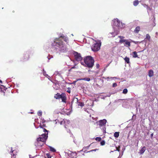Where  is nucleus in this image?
Instances as JSON below:
<instances>
[{
	"instance_id": "44",
	"label": "nucleus",
	"mask_w": 158,
	"mask_h": 158,
	"mask_svg": "<svg viewBox=\"0 0 158 158\" xmlns=\"http://www.w3.org/2000/svg\"><path fill=\"white\" fill-rule=\"evenodd\" d=\"M65 37V36H62V35H61L60 37V38H62L63 39L64 38V37Z\"/></svg>"
},
{
	"instance_id": "25",
	"label": "nucleus",
	"mask_w": 158,
	"mask_h": 158,
	"mask_svg": "<svg viewBox=\"0 0 158 158\" xmlns=\"http://www.w3.org/2000/svg\"><path fill=\"white\" fill-rule=\"evenodd\" d=\"M66 121H67L68 123L69 122V121L67 120H64V119L63 120V121H61L60 122V124L61 125L63 124V123H65L66 122Z\"/></svg>"
},
{
	"instance_id": "24",
	"label": "nucleus",
	"mask_w": 158,
	"mask_h": 158,
	"mask_svg": "<svg viewBox=\"0 0 158 158\" xmlns=\"http://www.w3.org/2000/svg\"><path fill=\"white\" fill-rule=\"evenodd\" d=\"M78 103L79 106H80L81 107L84 106V104L83 102H78Z\"/></svg>"
},
{
	"instance_id": "38",
	"label": "nucleus",
	"mask_w": 158,
	"mask_h": 158,
	"mask_svg": "<svg viewBox=\"0 0 158 158\" xmlns=\"http://www.w3.org/2000/svg\"><path fill=\"white\" fill-rule=\"evenodd\" d=\"M131 42L135 44H137L138 43H140L138 41H134L131 40Z\"/></svg>"
},
{
	"instance_id": "47",
	"label": "nucleus",
	"mask_w": 158,
	"mask_h": 158,
	"mask_svg": "<svg viewBox=\"0 0 158 158\" xmlns=\"http://www.w3.org/2000/svg\"><path fill=\"white\" fill-rule=\"evenodd\" d=\"M103 130H104L105 131V130H106V128L104 127V128H103Z\"/></svg>"
},
{
	"instance_id": "43",
	"label": "nucleus",
	"mask_w": 158,
	"mask_h": 158,
	"mask_svg": "<svg viewBox=\"0 0 158 158\" xmlns=\"http://www.w3.org/2000/svg\"><path fill=\"white\" fill-rule=\"evenodd\" d=\"M96 67L97 69H98L99 67V64H96Z\"/></svg>"
},
{
	"instance_id": "50",
	"label": "nucleus",
	"mask_w": 158,
	"mask_h": 158,
	"mask_svg": "<svg viewBox=\"0 0 158 158\" xmlns=\"http://www.w3.org/2000/svg\"><path fill=\"white\" fill-rule=\"evenodd\" d=\"M90 145H89V146H88L87 147V148H89V147L90 146Z\"/></svg>"
},
{
	"instance_id": "20",
	"label": "nucleus",
	"mask_w": 158,
	"mask_h": 158,
	"mask_svg": "<svg viewBox=\"0 0 158 158\" xmlns=\"http://www.w3.org/2000/svg\"><path fill=\"white\" fill-rule=\"evenodd\" d=\"M119 132H116L114 133V136L115 138H118L119 136Z\"/></svg>"
},
{
	"instance_id": "37",
	"label": "nucleus",
	"mask_w": 158,
	"mask_h": 158,
	"mask_svg": "<svg viewBox=\"0 0 158 158\" xmlns=\"http://www.w3.org/2000/svg\"><path fill=\"white\" fill-rule=\"evenodd\" d=\"M43 73L44 76H46V77L48 76V74H46V72L44 70L43 71Z\"/></svg>"
},
{
	"instance_id": "8",
	"label": "nucleus",
	"mask_w": 158,
	"mask_h": 158,
	"mask_svg": "<svg viewBox=\"0 0 158 158\" xmlns=\"http://www.w3.org/2000/svg\"><path fill=\"white\" fill-rule=\"evenodd\" d=\"M106 120L105 119L103 120H99L98 122H97V123L99 125V127H101L105 126L106 123Z\"/></svg>"
},
{
	"instance_id": "15",
	"label": "nucleus",
	"mask_w": 158,
	"mask_h": 158,
	"mask_svg": "<svg viewBox=\"0 0 158 158\" xmlns=\"http://www.w3.org/2000/svg\"><path fill=\"white\" fill-rule=\"evenodd\" d=\"M153 71L152 70H150L148 72V75L149 77H151L153 76Z\"/></svg>"
},
{
	"instance_id": "2",
	"label": "nucleus",
	"mask_w": 158,
	"mask_h": 158,
	"mask_svg": "<svg viewBox=\"0 0 158 158\" xmlns=\"http://www.w3.org/2000/svg\"><path fill=\"white\" fill-rule=\"evenodd\" d=\"M63 43V41L60 38H56L54 42L52 43V45L53 47H56L60 48Z\"/></svg>"
},
{
	"instance_id": "29",
	"label": "nucleus",
	"mask_w": 158,
	"mask_h": 158,
	"mask_svg": "<svg viewBox=\"0 0 158 158\" xmlns=\"http://www.w3.org/2000/svg\"><path fill=\"white\" fill-rule=\"evenodd\" d=\"M95 140L98 141H100L102 139L100 137H97L95 138Z\"/></svg>"
},
{
	"instance_id": "45",
	"label": "nucleus",
	"mask_w": 158,
	"mask_h": 158,
	"mask_svg": "<svg viewBox=\"0 0 158 158\" xmlns=\"http://www.w3.org/2000/svg\"><path fill=\"white\" fill-rule=\"evenodd\" d=\"M76 81H74L73 82V84H75L76 83Z\"/></svg>"
},
{
	"instance_id": "16",
	"label": "nucleus",
	"mask_w": 158,
	"mask_h": 158,
	"mask_svg": "<svg viewBox=\"0 0 158 158\" xmlns=\"http://www.w3.org/2000/svg\"><path fill=\"white\" fill-rule=\"evenodd\" d=\"M145 150V146L143 147L141 150H140V153L141 154H143Z\"/></svg>"
},
{
	"instance_id": "46",
	"label": "nucleus",
	"mask_w": 158,
	"mask_h": 158,
	"mask_svg": "<svg viewBox=\"0 0 158 158\" xmlns=\"http://www.w3.org/2000/svg\"><path fill=\"white\" fill-rule=\"evenodd\" d=\"M76 68L75 67V66H73V67H72L71 68V69H74V68Z\"/></svg>"
},
{
	"instance_id": "4",
	"label": "nucleus",
	"mask_w": 158,
	"mask_h": 158,
	"mask_svg": "<svg viewBox=\"0 0 158 158\" xmlns=\"http://www.w3.org/2000/svg\"><path fill=\"white\" fill-rule=\"evenodd\" d=\"M48 137V133L42 134L40 137L37 138V141L38 142L40 141L45 142L47 139Z\"/></svg>"
},
{
	"instance_id": "34",
	"label": "nucleus",
	"mask_w": 158,
	"mask_h": 158,
	"mask_svg": "<svg viewBox=\"0 0 158 158\" xmlns=\"http://www.w3.org/2000/svg\"><path fill=\"white\" fill-rule=\"evenodd\" d=\"M40 127L41 128H44V127H46V125L44 124H43V125H40Z\"/></svg>"
},
{
	"instance_id": "14",
	"label": "nucleus",
	"mask_w": 158,
	"mask_h": 158,
	"mask_svg": "<svg viewBox=\"0 0 158 158\" xmlns=\"http://www.w3.org/2000/svg\"><path fill=\"white\" fill-rule=\"evenodd\" d=\"M78 80H84L89 81L90 80V79L89 78V77H85L78 79L77 81Z\"/></svg>"
},
{
	"instance_id": "30",
	"label": "nucleus",
	"mask_w": 158,
	"mask_h": 158,
	"mask_svg": "<svg viewBox=\"0 0 158 158\" xmlns=\"http://www.w3.org/2000/svg\"><path fill=\"white\" fill-rule=\"evenodd\" d=\"M105 142L104 140H102L100 142L101 145L102 146L104 145L105 144Z\"/></svg>"
},
{
	"instance_id": "5",
	"label": "nucleus",
	"mask_w": 158,
	"mask_h": 158,
	"mask_svg": "<svg viewBox=\"0 0 158 158\" xmlns=\"http://www.w3.org/2000/svg\"><path fill=\"white\" fill-rule=\"evenodd\" d=\"M75 59L77 61H81L82 59V58L81 56V54L78 53L77 52H74L73 53Z\"/></svg>"
},
{
	"instance_id": "42",
	"label": "nucleus",
	"mask_w": 158,
	"mask_h": 158,
	"mask_svg": "<svg viewBox=\"0 0 158 158\" xmlns=\"http://www.w3.org/2000/svg\"><path fill=\"white\" fill-rule=\"evenodd\" d=\"M118 37L120 39H123L124 38V37L121 36H119Z\"/></svg>"
},
{
	"instance_id": "36",
	"label": "nucleus",
	"mask_w": 158,
	"mask_h": 158,
	"mask_svg": "<svg viewBox=\"0 0 158 158\" xmlns=\"http://www.w3.org/2000/svg\"><path fill=\"white\" fill-rule=\"evenodd\" d=\"M38 115L39 116H41L42 115V112L41 111H39L38 112Z\"/></svg>"
},
{
	"instance_id": "48",
	"label": "nucleus",
	"mask_w": 158,
	"mask_h": 158,
	"mask_svg": "<svg viewBox=\"0 0 158 158\" xmlns=\"http://www.w3.org/2000/svg\"><path fill=\"white\" fill-rule=\"evenodd\" d=\"M144 5L146 6H147V7H148V6L147 5H146V4H144L143 5V6H144Z\"/></svg>"
},
{
	"instance_id": "39",
	"label": "nucleus",
	"mask_w": 158,
	"mask_h": 158,
	"mask_svg": "<svg viewBox=\"0 0 158 158\" xmlns=\"http://www.w3.org/2000/svg\"><path fill=\"white\" fill-rule=\"evenodd\" d=\"M67 92L69 93H71V89L70 88H68V90L67 91Z\"/></svg>"
},
{
	"instance_id": "11",
	"label": "nucleus",
	"mask_w": 158,
	"mask_h": 158,
	"mask_svg": "<svg viewBox=\"0 0 158 158\" xmlns=\"http://www.w3.org/2000/svg\"><path fill=\"white\" fill-rule=\"evenodd\" d=\"M61 94H60V93H57L55 95L54 97L56 99H59L61 97Z\"/></svg>"
},
{
	"instance_id": "33",
	"label": "nucleus",
	"mask_w": 158,
	"mask_h": 158,
	"mask_svg": "<svg viewBox=\"0 0 158 158\" xmlns=\"http://www.w3.org/2000/svg\"><path fill=\"white\" fill-rule=\"evenodd\" d=\"M116 149L115 150L117 151L118 152H119L120 151V147L119 146L118 147H116L115 148Z\"/></svg>"
},
{
	"instance_id": "53",
	"label": "nucleus",
	"mask_w": 158,
	"mask_h": 158,
	"mask_svg": "<svg viewBox=\"0 0 158 158\" xmlns=\"http://www.w3.org/2000/svg\"><path fill=\"white\" fill-rule=\"evenodd\" d=\"M12 12H13V13H14L15 12V11L13 10Z\"/></svg>"
},
{
	"instance_id": "13",
	"label": "nucleus",
	"mask_w": 158,
	"mask_h": 158,
	"mask_svg": "<svg viewBox=\"0 0 158 158\" xmlns=\"http://www.w3.org/2000/svg\"><path fill=\"white\" fill-rule=\"evenodd\" d=\"M140 30V27L139 26L137 27L134 30V32L135 33H138Z\"/></svg>"
},
{
	"instance_id": "32",
	"label": "nucleus",
	"mask_w": 158,
	"mask_h": 158,
	"mask_svg": "<svg viewBox=\"0 0 158 158\" xmlns=\"http://www.w3.org/2000/svg\"><path fill=\"white\" fill-rule=\"evenodd\" d=\"M75 100V101H76L77 102H78V99L77 98H73V100H72L71 103L72 104H73L74 101Z\"/></svg>"
},
{
	"instance_id": "9",
	"label": "nucleus",
	"mask_w": 158,
	"mask_h": 158,
	"mask_svg": "<svg viewBox=\"0 0 158 158\" xmlns=\"http://www.w3.org/2000/svg\"><path fill=\"white\" fill-rule=\"evenodd\" d=\"M61 96L60 98L62 99L63 102L66 103V95L64 93H62L61 94Z\"/></svg>"
},
{
	"instance_id": "31",
	"label": "nucleus",
	"mask_w": 158,
	"mask_h": 158,
	"mask_svg": "<svg viewBox=\"0 0 158 158\" xmlns=\"http://www.w3.org/2000/svg\"><path fill=\"white\" fill-rule=\"evenodd\" d=\"M99 149H93V150H91L87 152H93V151H97V150H98Z\"/></svg>"
},
{
	"instance_id": "28",
	"label": "nucleus",
	"mask_w": 158,
	"mask_h": 158,
	"mask_svg": "<svg viewBox=\"0 0 158 158\" xmlns=\"http://www.w3.org/2000/svg\"><path fill=\"white\" fill-rule=\"evenodd\" d=\"M126 40H127L124 39H120L119 40V42L120 43H122L123 42H125Z\"/></svg>"
},
{
	"instance_id": "3",
	"label": "nucleus",
	"mask_w": 158,
	"mask_h": 158,
	"mask_svg": "<svg viewBox=\"0 0 158 158\" xmlns=\"http://www.w3.org/2000/svg\"><path fill=\"white\" fill-rule=\"evenodd\" d=\"M101 46V43H96L91 47L92 50L94 52H97L100 49Z\"/></svg>"
},
{
	"instance_id": "10",
	"label": "nucleus",
	"mask_w": 158,
	"mask_h": 158,
	"mask_svg": "<svg viewBox=\"0 0 158 158\" xmlns=\"http://www.w3.org/2000/svg\"><path fill=\"white\" fill-rule=\"evenodd\" d=\"M60 48L61 50H62L64 51H66L67 48L66 45H64L63 43L61 44V46L60 47Z\"/></svg>"
},
{
	"instance_id": "21",
	"label": "nucleus",
	"mask_w": 158,
	"mask_h": 158,
	"mask_svg": "<svg viewBox=\"0 0 158 158\" xmlns=\"http://www.w3.org/2000/svg\"><path fill=\"white\" fill-rule=\"evenodd\" d=\"M151 39V37L149 35V34H147L146 35V38L145 39H148L149 41Z\"/></svg>"
},
{
	"instance_id": "40",
	"label": "nucleus",
	"mask_w": 158,
	"mask_h": 158,
	"mask_svg": "<svg viewBox=\"0 0 158 158\" xmlns=\"http://www.w3.org/2000/svg\"><path fill=\"white\" fill-rule=\"evenodd\" d=\"M117 84L116 83H114L113 84L112 86L114 87L117 86Z\"/></svg>"
},
{
	"instance_id": "23",
	"label": "nucleus",
	"mask_w": 158,
	"mask_h": 158,
	"mask_svg": "<svg viewBox=\"0 0 158 158\" xmlns=\"http://www.w3.org/2000/svg\"><path fill=\"white\" fill-rule=\"evenodd\" d=\"M50 151L52 152H54L56 151V150L54 148L51 147H50Z\"/></svg>"
},
{
	"instance_id": "27",
	"label": "nucleus",
	"mask_w": 158,
	"mask_h": 158,
	"mask_svg": "<svg viewBox=\"0 0 158 158\" xmlns=\"http://www.w3.org/2000/svg\"><path fill=\"white\" fill-rule=\"evenodd\" d=\"M63 39L64 40V41L68 43V38L67 37L65 36L64 37V38Z\"/></svg>"
},
{
	"instance_id": "41",
	"label": "nucleus",
	"mask_w": 158,
	"mask_h": 158,
	"mask_svg": "<svg viewBox=\"0 0 158 158\" xmlns=\"http://www.w3.org/2000/svg\"><path fill=\"white\" fill-rule=\"evenodd\" d=\"M43 131H44V132H47V133L48 134V130H47L45 128H43Z\"/></svg>"
},
{
	"instance_id": "1",
	"label": "nucleus",
	"mask_w": 158,
	"mask_h": 158,
	"mask_svg": "<svg viewBox=\"0 0 158 158\" xmlns=\"http://www.w3.org/2000/svg\"><path fill=\"white\" fill-rule=\"evenodd\" d=\"M84 63L81 62V64L89 68H92L94 65V60L91 56L86 57L84 59Z\"/></svg>"
},
{
	"instance_id": "49",
	"label": "nucleus",
	"mask_w": 158,
	"mask_h": 158,
	"mask_svg": "<svg viewBox=\"0 0 158 158\" xmlns=\"http://www.w3.org/2000/svg\"><path fill=\"white\" fill-rule=\"evenodd\" d=\"M72 69H71H71H70L69 70V71L70 72V71Z\"/></svg>"
},
{
	"instance_id": "52",
	"label": "nucleus",
	"mask_w": 158,
	"mask_h": 158,
	"mask_svg": "<svg viewBox=\"0 0 158 158\" xmlns=\"http://www.w3.org/2000/svg\"><path fill=\"white\" fill-rule=\"evenodd\" d=\"M0 82H1V83H2V81H1V80H0Z\"/></svg>"
},
{
	"instance_id": "12",
	"label": "nucleus",
	"mask_w": 158,
	"mask_h": 158,
	"mask_svg": "<svg viewBox=\"0 0 158 158\" xmlns=\"http://www.w3.org/2000/svg\"><path fill=\"white\" fill-rule=\"evenodd\" d=\"M77 155L76 152H72L70 154L71 157L72 158H77Z\"/></svg>"
},
{
	"instance_id": "7",
	"label": "nucleus",
	"mask_w": 158,
	"mask_h": 158,
	"mask_svg": "<svg viewBox=\"0 0 158 158\" xmlns=\"http://www.w3.org/2000/svg\"><path fill=\"white\" fill-rule=\"evenodd\" d=\"M29 58V53L28 52H26L24 53L22 58V61H25L27 60Z\"/></svg>"
},
{
	"instance_id": "22",
	"label": "nucleus",
	"mask_w": 158,
	"mask_h": 158,
	"mask_svg": "<svg viewBox=\"0 0 158 158\" xmlns=\"http://www.w3.org/2000/svg\"><path fill=\"white\" fill-rule=\"evenodd\" d=\"M125 44L126 45H127L128 47H130L131 46L130 42L127 41V40L125 42Z\"/></svg>"
},
{
	"instance_id": "18",
	"label": "nucleus",
	"mask_w": 158,
	"mask_h": 158,
	"mask_svg": "<svg viewBox=\"0 0 158 158\" xmlns=\"http://www.w3.org/2000/svg\"><path fill=\"white\" fill-rule=\"evenodd\" d=\"M133 57L134 58L138 57V56L137 54V52L136 51H134L132 52Z\"/></svg>"
},
{
	"instance_id": "35",
	"label": "nucleus",
	"mask_w": 158,
	"mask_h": 158,
	"mask_svg": "<svg viewBox=\"0 0 158 158\" xmlns=\"http://www.w3.org/2000/svg\"><path fill=\"white\" fill-rule=\"evenodd\" d=\"M46 156L48 158H51V156L49 153H47L46 154Z\"/></svg>"
},
{
	"instance_id": "6",
	"label": "nucleus",
	"mask_w": 158,
	"mask_h": 158,
	"mask_svg": "<svg viewBox=\"0 0 158 158\" xmlns=\"http://www.w3.org/2000/svg\"><path fill=\"white\" fill-rule=\"evenodd\" d=\"M18 152L16 150H13L12 148H11L10 152V153L11 155V158H16V156L17 155V154Z\"/></svg>"
},
{
	"instance_id": "26",
	"label": "nucleus",
	"mask_w": 158,
	"mask_h": 158,
	"mask_svg": "<svg viewBox=\"0 0 158 158\" xmlns=\"http://www.w3.org/2000/svg\"><path fill=\"white\" fill-rule=\"evenodd\" d=\"M127 92H128L127 89H125L123 90V93L124 94H127Z\"/></svg>"
},
{
	"instance_id": "19",
	"label": "nucleus",
	"mask_w": 158,
	"mask_h": 158,
	"mask_svg": "<svg viewBox=\"0 0 158 158\" xmlns=\"http://www.w3.org/2000/svg\"><path fill=\"white\" fill-rule=\"evenodd\" d=\"M124 60H125V62H126L127 64L130 63V59L129 58L126 57L125 58Z\"/></svg>"
},
{
	"instance_id": "17",
	"label": "nucleus",
	"mask_w": 158,
	"mask_h": 158,
	"mask_svg": "<svg viewBox=\"0 0 158 158\" xmlns=\"http://www.w3.org/2000/svg\"><path fill=\"white\" fill-rule=\"evenodd\" d=\"M139 2L138 0H135L133 2V4L134 6H137L139 4Z\"/></svg>"
},
{
	"instance_id": "51",
	"label": "nucleus",
	"mask_w": 158,
	"mask_h": 158,
	"mask_svg": "<svg viewBox=\"0 0 158 158\" xmlns=\"http://www.w3.org/2000/svg\"><path fill=\"white\" fill-rule=\"evenodd\" d=\"M153 134H152L151 135V136H153Z\"/></svg>"
}]
</instances>
